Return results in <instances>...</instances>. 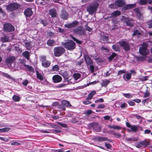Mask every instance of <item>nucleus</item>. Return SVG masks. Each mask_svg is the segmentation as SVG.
<instances>
[{"mask_svg": "<svg viewBox=\"0 0 152 152\" xmlns=\"http://www.w3.org/2000/svg\"><path fill=\"white\" fill-rule=\"evenodd\" d=\"M147 1V0H140L139 3L141 5L145 4Z\"/></svg>", "mask_w": 152, "mask_h": 152, "instance_id": "nucleus-43", "label": "nucleus"}, {"mask_svg": "<svg viewBox=\"0 0 152 152\" xmlns=\"http://www.w3.org/2000/svg\"><path fill=\"white\" fill-rule=\"evenodd\" d=\"M10 142L12 145H18L20 144L18 142L13 141H10Z\"/></svg>", "mask_w": 152, "mask_h": 152, "instance_id": "nucleus-41", "label": "nucleus"}, {"mask_svg": "<svg viewBox=\"0 0 152 152\" xmlns=\"http://www.w3.org/2000/svg\"><path fill=\"white\" fill-rule=\"evenodd\" d=\"M62 46L67 49L72 50L76 47L75 43L71 40H68L66 43H62Z\"/></svg>", "mask_w": 152, "mask_h": 152, "instance_id": "nucleus-2", "label": "nucleus"}, {"mask_svg": "<svg viewBox=\"0 0 152 152\" xmlns=\"http://www.w3.org/2000/svg\"><path fill=\"white\" fill-rule=\"evenodd\" d=\"M143 142L142 141H141L137 143L136 145V147L138 148L142 147L143 145Z\"/></svg>", "mask_w": 152, "mask_h": 152, "instance_id": "nucleus-37", "label": "nucleus"}, {"mask_svg": "<svg viewBox=\"0 0 152 152\" xmlns=\"http://www.w3.org/2000/svg\"><path fill=\"white\" fill-rule=\"evenodd\" d=\"M20 7V6L19 4L15 3H12L7 6L6 9L8 11H12L19 8Z\"/></svg>", "mask_w": 152, "mask_h": 152, "instance_id": "nucleus-6", "label": "nucleus"}, {"mask_svg": "<svg viewBox=\"0 0 152 152\" xmlns=\"http://www.w3.org/2000/svg\"><path fill=\"white\" fill-rule=\"evenodd\" d=\"M149 95V93L148 92H146L145 93L144 95V97H147Z\"/></svg>", "mask_w": 152, "mask_h": 152, "instance_id": "nucleus-63", "label": "nucleus"}, {"mask_svg": "<svg viewBox=\"0 0 152 152\" xmlns=\"http://www.w3.org/2000/svg\"><path fill=\"white\" fill-rule=\"evenodd\" d=\"M108 126L110 128L120 130L121 129V127L118 126L108 125Z\"/></svg>", "mask_w": 152, "mask_h": 152, "instance_id": "nucleus-29", "label": "nucleus"}, {"mask_svg": "<svg viewBox=\"0 0 152 152\" xmlns=\"http://www.w3.org/2000/svg\"><path fill=\"white\" fill-rule=\"evenodd\" d=\"M119 45L121 46L126 51H128L130 49V47L128 42L125 41H121L119 42Z\"/></svg>", "mask_w": 152, "mask_h": 152, "instance_id": "nucleus-8", "label": "nucleus"}, {"mask_svg": "<svg viewBox=\"0 0 152 152\" xmlns=\"http://www.w3.org/2000/svg\"><path fill=\"white\" fill-rule=\"evenodd\" d=\"M147 44L146 43H144L143 45L140 48L139 52L140 54L144 56L147 55L149 53V50L147 49Z\"/></svg>", "mask_w": 152, "mask_h": 152, "instance_id": "nucleus-4", "label": "nucleus"}, {"mask_svg": "<svg viewBox=\"0 0 152 152\" xmlns=\"http://www.w3.org/2000/svg\"><path fill=\"white\" fill-rule=\"evenodd\" d=\"M146 57L145 56L144 57L141 56L138 58V60L139 61H142L146 59Z\"/></svg>", "mask_w": 152, "mask_h": 152, "instance_id": "nucleus-48", "label": "nucleus"}, {"mask_svg": "<svg viewBox=\"0 0 152 152\" xmlns=\"http://www.w3.org/2000/svg\"><path fill=\"white\" fill-rule=\"evenodd\" d=\"M90 68L91 69V71L92 72H94V67L93 65H91L90 66Z\"/></svg>", "mask_w": 152, "mask_h": 152, "instance_id": "nucleus-64", "label": "nucleus"}, {"mask_svg": "<svg viewBox=\"0 0 152 152\" xmlns=\"http://www.w3.org/2000/svg\"><path fill=\"white\" fill-rule=\"evenodd\" d=\"M93 111L91 110H87L85 114L87 115H89L92 113Z\"/></svg>", "mask_w": 152, "mask_h": 152, "instance_id": "nucleus-57", "label": "nucleus"}, {"mask_svg": "<svg viewBox=\"0 0 152 152\" xmlns=\"http://www.w3.org/2000/svg\"><path fill=\"white\" fill-rule=\"evenodd\" d=\"M125 4L123 0H117L115 2V4L119 7H122Z\"/></svg>", "mask_w": 152, "mask_h": 152, "instance_id": "nucleus-15", "label": "nucleus"}, {"mask_svg": "<svg viewBox=\"0 0 152 152\" xmlns=\"http://www.w3.org/2000/svg\"><path fill=\"white\" fill-rule=\"evenodd\" d=\"M121 14V12L118 10H116L111 14V16L110 17V18L112 17L117 16Z\"/></svg>", "mask_w": 152, "mask_h": 152, "instance_id": "nucleus-26", "label": "nucleus"}, {"mask_svg": "<svg viewBox=\"0 0 152 152\" xmlns=\"http://www.w3.org/2000/svg\"><path fill=\"white\" fill-rule=\"evenodd\" d=\"M124 96L128 98H130L132 97V95L129 94H124Z\"/></svg>", "mask_w": 152, "mask_h": 152, "instance_id": "nucleus-46", "label": "nucleus"}, {"mask_svg": "<svg viewBox=\"0 0 152 152\" xmlns=\"http://www.w3.org/2000/svg\"><path fill=\"white\" fill-rule=\"evenodd\" d=\"M72 38L75 41H76L77 43L79 44H81V43L82 42L79 40H78L76 38H75V37H73L72 36H71Z\"/></svg>", "mask_w": 152, "mask_h": 152, "instance_id": "nucleus-45", "label": "nucleus"}, {"mask_svg": "<svg viewBox=\"0 0 152 152\" xmlns=\"http://www.w3.org/2000/svg\"><path fill=\"white\" fill-rule=\"evenodd\" d=\"M110 82V81L107 80H103L101 83V86H102L106 87Z\"/></svg>", "mask_w": 152, "mask_h": 152, "instance_id": "nucleus-27", "label": "nucleus"}, {"mask_svg": "<svg viewBox=\"0 0 152 152\" xmlns=\"http://www.w3.org/2000/svg\"><path fill=\"white\" fill-rule=\"evenodd\" d=\"M29 54L30 53L28 51H25L22 53V55L28 60H29Z\"/></svg>", "mask_w": 152, "mask_h": 152, "instance_id": "nucleus-28", "label": "nucleus"}, {"mask_svg": "<svg viewBox=\"0 0 152 152\" xmlns=\"http://www.w3.org/2000/svg\"><path fill=\"white\" fill-rule=\"evenodd\" d=\"M9 40V38L7 36H5L1 38V41L3 42H8Z\"/></svg>", "mask_w": 152, "mask_h": 152, "instance_id": "nucleus-38", "label": "nucleus"}, {"mask_svg": "<svg viewBox=\"0 0 152 152\" xmlns=\"http://www.w3.org/2000/svg\"><path fill=\"white\" fill-rule=\"evenodd\" d=\"M50 64L51 62L50 61L47 60L42 63V65L45 68H47L50 66Z\"/></svg>", "mask_w": 152, "mask_h": 152, "instance_id": "nucleus-19", "label": "nucleus"}, {"mask_svg": "<svg viewBox=\"0 0 152 152\" xmlns=\"http://www.w3.org/2000/svg\"><path fill=\"white\" fill-rule=\"evenodd\" d=\"M151 132V131L149 129H145L144 131V133L145 134H148Z\"/></svg>", "mask_w": 152, "mask_h": 152, "instance_id": "nucleus-62", "label": "nucleus"}, {"mask_svg": "<svg viewBox=\"0 0 152 152\" xmlns=\"http://www.w3.org/2000/svg\"><path fill=\"white\" fill-rule=\"evenodd\" d=\"M49 14L52 18L56 17L57 15L56 11L54 9H52L49 10Z\"/></svg>", "mask_w": 152, "mask_h": 152, "instance_id": "nucleus-14", "label": "nucleus"}, {"mask_svg": "<svg viewBox=\"0 0 152 152\" xmlns=\"http://www.w3.org/2000/svg\"><path fill=\"white\" fill-rule=\"evenodd\" d=\"M12 98L15 102H18L20 99V97L19 96L16 95H14L13 96Z\"/></svg>", "mask_w": 152, "mask_h": 152, "instance_id": "nucleus-34", "label": "nucleus"}, {"mask_svg": "<svg viewBox=\"0 0 152 152\" xmlns=\"http://www.w3.org/2000/svg\"><path fill=\"white\" fill-rule=\"evenodd\" d=\"M25 66L27 68V69H28L29 71H32L33 70V69L31 66H28V65H25Z\"/></svg>", "mask_w": 152, "mask_h": 152, "instance_id": "nucleus-51", "label": "nucleus"}, {"mask_svg": "<svg viewBox=\"0 0 152 152\" xmlns=\"http://www.w3.org/2000/svg\"><path fill=\"white\" fill-rule=\"evenodd\" d=\"M147 23L148 25L149 26V28H152V20L148 21Z\"/></svg>", "mask_w": 152, "mask_h": 152, "instance_id": "nucleus-55", "label": "nucleus"}, {"mask_svg": "<svg viewBox=\"0 0 152 152\" xmlns=\"http://www.w3.org/2000/svg\"><path fill=\"white\" fill-rule=\"evenodd\" d=\"M126 124L127 127L130 128L127 129L128 131L129 132L137 131L139 130V128L140 127V126L137 125H131L128 122L126 123Z\"/></svg>", "mask_w": 152, "mask_h": 152, "instance_id": "nucleus-5", "label": "nucleus"}, {"mask_svg": "<svg viewBox=\"0 0 152 152\" xmlns=\"http://www.w3.org/2000/svg\"><path fill=\"white\" fill-rule=\"evenodd\" d=\"M41 23L43 24L44 26H45L48 24V23L46 20H41Z\"/></svg>", "mask_w": 152, "mask_h": 152, "instance_id": "nucleus-49", "label": "nucleus"}, {"mask_svg": "<svg viewBox=\"0 0 152 152\" xmlns=\"http://www.w3.org/2000/svg\"><path fill=\"white\" fill-rule=\"evenodd\" d=\"M137 16L139 19H142L143 18V15L141 14L138 8L135 9L134 10Z\"/></svg>", "mask_w": 152, "mask_h": 152, "instance_id": "nucleus-17", "label": "nucleus"}, {"mask_svg": "<svg viewBox=\"0 0 152 152\" xmlns=\"http://www.w3.org/2000/svg\"><path fill=\"white\" fill-rule=\"evenodd\" d=\"M28 83V82L27 80H25L22 82L23 85L24 86H26Z\"/></svg>", "mask_w": 152, "mask_h": 152, "instance_id": "nucleus-56", "label": "nucleus"}, {"mask_svg": "<svg viewBox=\"0 0 152 152\" xmlns=\"http://www.w3.org/2000/svg\"><path fill=\"white\" fill-rule=\"evenodd\" d=\"M103 118L105 120H109L110 118V117L108 115H106Z\"/></svg>", "mask_w": 152, "mask_h": 152, "instance_id": "nucleus-60", "label": "nucleus"}, {"mask_svg": "<svg viewBox=\"0 0 152 152\" xmlns=\"http://www.w3.org/2000/svg\"><path fill=\"white\" fill-rule=\"evenodd\" d=\"M46 57L45 56H42L40 57V60L41 61H42V62L46 61Z\"/></svg>", "mask_w": 152, "mask_h": 152, "instance_id": "nucleus-50", "label": "nucleus"}, {"mask_svg": "<svg viewBox=\"0 0 152 152\" xmlns=\"http://www.w3.org/2000/svg\"><path fill=\"white\" fill-rule=\"evenodd\" d=\"M114 135L115 137L117 138H120L121 136V135L120 134L116 133H114Z\"/></svg>", "mask_w": 152, "mask_h": 152, "instance_id": "nucleus-54", "label": "nucleus"}, {"mask_svg": "<svg viewBox=\"0 0 152 152\" xmlns=\"http://www.w3.org/2000/svg\"><path fill=\"white\" fill-rule=\"evenodd\" d=\"M2 75L4 76H5V77H7V78H10V76L9 75H8V74H7L6 73L3 72L2 73Z\"/></svg>", "mask_w": 152, "mask_h": 152, "instance_id": "nucleus-58", "label": "nucleus"}, {"mask_svg": "<svg viewBox=\"0 0 152 152\" xmlns=\"http://www.w3.org/2000/svg\"><path fill=\"white\" fill-rule=\"evenodd\" d=\"M54 151L55 152H64V151L63 149H60L58 150H54Z\"/></svg>", "mask_w": 152, "mask_h": 152, "instance_id": "nucleus-61", "label": "nucleus"}, {"mask_svg": "<svg viewBox=\"0 0 152 152\" xmlns=\"http://www.w3.org/2000/svg\"><path fill=\"white\" fill-rule=\"evenodd\" d=\"M131 77V75L130 73L124 74L123 76V78L126 81L129 80L130 79Z\"/></svg>", "mask_w": 152, "mask_h": 152, "instance_id": "nucleus-23", "label": "nucleus"}, {"mask_svg": "<svg viewBox=\"0 0 152 152\" xmlns=\"http://www.w3.org/2000/svg\"><path fill=\"white\" fill-rule=\"evenodd\" d=\"M65 51V49L61 47H57L53 50L54 54L56 57H59L63 54Z\"/></svg>", "mask_w": 152, "mask_h": 152, "instance_id": "nucleus-3", "label": "nucleus"}, {"mask_svg": "<svg viewBox=\"0 0 152 152\" xmlns=\"http://www.w3.org/2000/svg\"><path fill=\"white\" fill-rule=\"evenodd\" d=\"M142 142H143V145L144 146H148L150 144V142L148 141L144 140V141H142Z\"/></svg>", "mask_w": 152, "mask_h": 152, "instance_id": "nucleus-44", "label": "nucleus"}, {"mask_svg": "<svg viewBox=\"0 0 152 152\" xmlns=\"http://www.w3.org/2000/svg\"><path fill=\"white\" fill-rule=\"evenodd\" d=\"M10 129V128L8 127H5L2 129H0L1 132H6L8 131Z\"/></svg>", "mask_w": 152, "mask_h": 152, "instance_id": "nucleus-40", "label": "nucleus"}, {"mask_svg": "<svg viewBox=\"0 0 152 152\" xmlns=\"http://www.w3.org/2000/svg\"><path fill=\"white\" fill-rule=\"evenodd\" d=\"M108 39V36L105 35H102L101 37V41L104 43L106 42Z\"/></svg>", "mask_w": 152, "mask_h": 152, "instance_id": "nucleus-24", "label": "nucleus"}, {"mask_svg": "<svg viewBox=\"0 0 152 152\" xmlns=\"http://www.w3.org/2000/svg\"><path fill=\"white\" fill-rule=\"evenodd\" d=\"M96 94V91H93L90 93L88 97L86 98L87 100H90L91 99L93 96L95 94Z\"/></svg>", "mask_w": 152, "mask_h": 152, "instance_id": "nucleus-22", "label": "nucleus"}, {"mask_svg": "<svg viewBox=\"0 0 152 152\" xmlns=\"http://www.w3.org/2000/svg\"><path fill=\"white\" fill-rule=\"evenodd\" d=\"M78 23L77 21H75L71 23L65 24L64 26L66 27L69 28L75 26Z\"/></svg>", "mask_w": 152, "mask_h": 152, "instance_id": "nucleus-12", "label": "nucleus"}, {"mask_svg": "<svg viewBox=\"0 0 152 152\" xmlns=\"http://www.w3.org/2000/svg\"><path fill=\"white\" fill-rule=\"evenodd\" d=\"M60 16L61 18L63 19L66 20L68 18V15L65 11L62 10L61 14Z\"/></svg>", "mask_w": 152, "mask_h": 152, "instance_id": "nucleus-16", "label": "nucleus"}, {"mask_svg": "<svg viewBox=\"0 0 152 152\" xmlns=\"http://www.w3.org/2000/svg\"><path fill=\"white\" fill-rule=\"evenodd\" d=\"M117 54L115 53H113L109 57V59L110 61H111L116 56Z\"/></svg>", "mask_w": 152, "mask_h": 152, "instance_id": "nucleus-39", "label": "nucleus"}, {"mask_svg": "<svg viewBox=\"0 0 152 152\" xmlns=\"http://www.w3.org/2000/svg\"><path fill=\"white\" fill-rule=\"evenodd\" d=\"M55 41L53 40L49 39L47 42V44L49 46H52L54 45Z\"/></svg>", "mask_w": 152, "mask_h": 152, "instance_id": "nucleus-30", "label": "nucleus"}, {"mask_svg": "<svg viewBox=\"0 0 152 152\" xmlns=\"http://www.w3.org/2000/svg\"><path fill=\"white\" fill-rule=\"evenodd\" d=\"M84 58L87 65H90L92 63V61L90 58L88 56H85Z\"/></svg>", "mask_w": 152, "mask_h": 152, "instance_id": "nucleus-18", "label": "nucleus"}, {"mask_svg": "<svg viewBox=\"0 0 152 152\" xmlns=\"http://www.w3.org/2000/svg\"><path fill=\"white\" fill-rule=\"evenodd\" d=\"M125 21L127 25L130 26H133L134 22L132 20H129L127 18L125 19Z\"/></svg>", "mask_w": 152, "mask_h": 152, "instance_id": "nucleus-20", "label": "nucleus"}, {"mask_svg": "<svg viewBox=\"0 0 152 152\" xmlns=\"http://www.w3.org/2000/svg\"><path fill=\"white\" fill-rule=\"evenodd\" d=\"M4 30L7 32L13 31L15 29L14 28L12 25L8 23H6L4 25Z\"/></svg>", "mask_w": 152, "mask_h": 152, "instance_id": "nucleus-7", "label": "nucleus"}, {"mask_svg": "<svg viewBox=\"0 0 152 152\" xmlns=\"http://www.w3.org/2000/svg\"><path fill=\"white\" fill-rule=\"evenodd\" d=\"M16 58L14 56H10L7 57L6 59L5 63L8 65H10L14 61Z\"/></svg>", "mask_w": 152, "mask_h": 152, "instance_id": "nucleus-9", "label": "nucleus"}, {"mask_svg": "<svg viewBox=\"0 0 152 152\" xmlns=\"http://www.w3.org/2000/svg\"><path fill=\"white\" fill-rule=\"evenodd\" d=\"M136 6L135 4H129L126 5L125 6V7L126 9H131L134 7Z\"/></svg>", "mask_w": 152, "mask_h": 152, "instance_id": "nucleus-35", "label": "nucleus"}, {"mask_svg": "<svg viewBox=\"0 0 152 152\" xmlns=\"http://www.w3.org/2000/svg\"><path fill=\"white\" fill-rule=\"evenodd\" d=\"M105 145L107 147V148L108 149L110 148L111 146V145L110 144L106 143H105Z\"/></svg>", "mask_w": 152, "mask_h": 152, "instance_id": "nucleus-59", "label": "nucleus"}, {"mask_svg": "<svg viewBox=\"0 0 152 152\" xmlns=\"http://www.w3.org/2000/svg\"><path fill=\"white\" fill-rule=\"evenodd\" d=\"M140 34V32L138 30H136L134 31L132 34L133 35H139Z\"/></svg>", "mask_w": 152, "mask_h": 152, "instance_id": "nucleus-53", "label": "nucleus"}, {"mask_svg": "<svg viewBox=\"0 0 152 152\" xmlns=\"http://www.w3.org/2000/svg\"><path fill=\"white\" fill-rule=\"evenodd\" d=\"M52 79L54 83H58L61 81L62 78L61 76L59 75H55L53 76Z\"/></svg>", "mask_w": 152, "mask_h": 152, "instance_id": "nucleus-11", "label": "nucleus"}, {"mask_svg": "<svg viewBox=\"0 0 152 152\" xmlns=\"http://www.w3.org/2000/svg\"><path fill=\"white\" fill-rule=\"evenodd\" d=\"M99 6L97 2H93L86 7V10L89 14H92L96 12Z\"/></svg>", "mask_w": 152, "mask_h": 152, "instance_id": "nucleus-1", "label": "nucleus"}, {"mask_svg": "<svg viewBox=\"0 0 152 152\" xmlns=\"http://www.w3.org/2000/svg\"><path fill=\"white\" fill-rule=\"evenodd\" d=\"M73 76L75 80H76L80 77L81 75L80 74L78 73H74L73 75Z\"/></svg>", "mask_w": 152, "mask_h": 152, "instance_id": "nucleus-33", "label": "nucleus"}, {"mask_svg": "<svg viewBox=\"0 0 152 152\" xmlns=\"http://www.w3.org/2000/svg\"><path fill=\"white\" fill-rule=\"evenodd\" d=\"M59 69V66L57 65H56L53 67L52 70L53 71H57Z\"/></svg>", "mask_w": 152, "mask_h": 152, "instance_id": "nucleus-42", "label": "nucleus"}, {"mask_svg": "<svg viewBox=\"0 0 152 152\" xmlns=\"http://www.w3.org/2000/svg\"><path fill=\"white\" fill-rule=\"evenodd\" d=\"M36 74L37 77L38 79L40 80H43V76L41 74L39 73L38 71H36Z\"/></svg>", "mask_w": 152, "mask_h": 152, "instance_id": "nucleus-32", "label": "nucleus"}, {"mask_svg": "<svg viewBox=\"0 0 152 152\" xmlns=\"http://www.w3.org/2000/svg\"><path fill=\"white\" fill-rule=\"evenodd\" d=\"M74 33L77 34L82 35L84 34V31L82 27H79L74 30Z\"/></svg>", "mask_w": 152, "mask_h": 152, "instance_id": "nucleus-10", "label": "nucleus"}, {"mask_svg": "<svg viewBox=\"0 0 152 152\" xmlns=\"http://www.w3.org/2000/svg\"><path fill=\"white\" fill-rule=\"evenodd\" d=\"M98 140H99L100 141H110V140L108 138L104 137H100L98 138Z\"/></svg>", "mask_w": 152, "mask_h": 152, "instance_id": "nucleus-36", "label": "nucleus"}, {"mask_svg": "<svg viewBox=\"0 0 152 152\" xmlns=\"http://www.w3.org/2000/svg\"><path fill=\"white\" fill-rule=\"evenodd\" d=\"M24 13L26 16L29 17L32 15L33 12L31 9L28 8L25 10Z\"/></svg>", "mask_w": 152, "mask_h": 152, "instance_id": "nucleus-13", "label": "nucleus"}, {"mask_svg": "<svg viewBox=\"0 0 152 152\" xmlns=\"http://www.w3.org/2000/svg\"><path fill=\"white\" fill-rule=\"evenodd\" d=\"M104 102V100L102 98H100L99 99L96 100L95 101V102L96 103L98 102Z\"/></svg>", "mask_w": 152, "mask_h": 152, "instance_id": "nucleus-52", "label": "nucleus"}, {"mask_svg": "<svg viewBox=\"0 0 152 152\" xmlns=\"http://www.w3.org/2000/svg\"><path fill=\"white\" fill-rule=\"evenodd\" d=\"M105 107V105L103 104H100L98 105L97 108L98 109H103Z\"/></svg>", "mask_w": 152, "mask_h": 152, "instance_id": "nucleus-47", "label": "nucleus"}, {"mask_svg": "<svg viewBox=\"0 0 152 152\" xmlns=\"http://www.w3.org/2000/svg\"><path fill=\"white\" fill-rule=\"evenodd\" d=\"M62 104L66 107H70L71 106L69 102L66 100H63L62 101Z\"/></svg>", "mask_w": 152, "mask_h": 152, "instance_id": "nucleus-25", "label": "nucleus"}, {"mask_svg": "<svg viewBox=\"0 0 152 152\" xmlns=\"http://www.w3.org/2000/svg\"><path fill=\"white\" fill-rule=\"evenodd\" d=\"M126 140L127 141H128L135 142L137 141L138 139L137 137H132L131 138L126 137Z\"/></svg>", "mask_w": 152, "mask_h": 152, "instance_id": "nucleus-21", "label": "nucleus"}, {"mask_svg": "<svg viewBox=\"0 0 152 152\" xmlns=\"http://www.w3.org/2000/svg\"><path fill=\"white\" fill-rule=\"evenodd\" d=\"M113 49L116 51L120 50V48L118 45H114L112 46Z\"/></svg>", "mask_w": 152, "mask_h": 152, "instance_id": "nucleus-31", "label": "nucleus"}]
</instances>
